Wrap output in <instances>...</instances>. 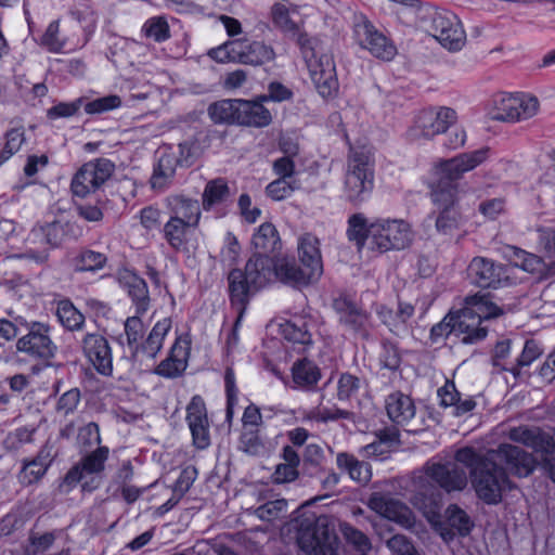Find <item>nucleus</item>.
Instances as JSON below:
<instances>
[{
  "instance_id": "obj_47",
  "label": "nucleus",
  "mask_w": 555,
  "mask_h": 555,
  "mask_svg": "<svg viewBox=\"0 0 555 555\" xmlns=\"http://www.w3.org/2000/svg\"><path fill=\"white\" fill-rule=\"evenodd\" d=\"M354 414L348 410L337 406H326L320 403L319 406L308 412L306 418L318 423L335 422L338 420H353Z\"/></svg>"
},
{
  "instance_id": "obj_15",
  "label": "nucleus",
  "mask_w": 555,
  "mask_h": 555,
  "mask_svg": "<svg viewBox=\"0 0 555 555\" xmlns=\"http://www.w3.org/2000/svg\"><path fill=\"white\" fill-rule=\"evenodd\" d=\"M114 170L115 165L106 158H96L86 163L72 180L70 188L74 195L85 197L94 192L111 178Z\"/></svg>"
},
{
  "instance_id": "obj_64",
  "label": "nucleus",
  "mask_w": 555,
  "mask_h": 555,
  "mask_svg": "<svg viewBox=\"0 0 555 555\" xmlns=\"http://www.w3.org/2000/svg\"><path fill=\"white\" fill-rule=\"evenodd\" d=\"M297 185L287 179L278 178L266 188V194L273 201H283L292 195Z\"/></svg>"
},
{
  "instance_id": "obj_57",
  "label": "nucleus",
  "mask_w": 555,
  "mask_h": 555,
  "mask_svg": "<svg viewBox=\"0 0 555 555\" xmlns=\"http://www.w3.org/2000/svg\"><path fill=\"white\" fill-rule=\"evenodd\" d=\"M224 385L227 392L225 421L231 424L234 416V405L237 403V388L235 386V375L232 367H227L224 373Z\"/></svg>"
},
{
  "instance_id": "obj_35",
  "label": "nucleus",
  "mask_w": 555,
  "mask_h": 555,
  "mask_svg": "<svg viewBox=\"0 0 555 555\" xmlns=\"http://www.w3.org/2000/svg\"><path fill=\"white\" fill-rule=\"evenodd\" d=\"M233 199V193L223 178H216L207 182L203 195L202 206L208 211L214 207L227 205Z\"/></svg>"
},
{
  "instance_id": "obj_44",
  "label": "nucleus",
  "mask_w": 555,
  "mask_h": 555,
  "mask_svg": "<svg viewBox=\"0 0 555 555\" xmlns=\"http://www.w3.org/2000/svg\"><path fill=\"white\" fill-rule=\"evenodd\" d=\"M128 294L135 305L137 313L143 314L150 306L149 289L145 281L137 274L127 278Z\"/></svg>"
},
{
  "instance_id": "obj_24",
  "label": "nucleus",
  "mask_w": 555,
  "mask_h": 555,
  "mask_svg": "<svg viewBox=\"0 0 555 555\" xmlns=\"http://www.w3.org/2000/svg\"><path fill=\"white\" fill-rule=\"evenodd\" d=\"M108 454L109 450L107 447H98L67 472L65 481L67 483H76L81 481L87 475L100 474L104 469Z\"/></svg>"
},
{
  "instance_id": "obj_52",
  "label": "nucleus",
  "mask_w": 555,
  "mask_h": 555,
  "mask_svg": "<svg viewBox=\"0 0 555 555\" xmlns=\"http://www.w3.org/2000/svg\"><path fill=\"white\" fill-rule=\"evenodd\" d=\"M542 354V349L540 345L533 340L529 339L525 343L522 352L517 358L516 364L512 366H504L505 371H509L515 376L520 374V369L524 366H529L534 360H537Z\"/></svg>"
},
{
  "instance_id": "obj_18",
  "label": "nucleus",
  "mask_w": 555,
  "mask_h": 555,
  "mask_svg": "<svg viewBox=\"0 0 555 555\" xmlns=\"http://www.w3.org/2000/svg\"><path fill=\"white\" fill-rule=\"evenodd\" d=\"M467 273L473 284L483 288H496L508 281L507 268L485 257L473 258Z\"/></svg>"
},
{
  "instance_id": "obj_10",
  "label": "nucleus",
  "mask_w": 555,
  "mask_h": 555,
  "mask_svg": "<svg viewBox=\"0 0 555 555\" xmlns=\"http://www.w3.org/2000/svg\"><path fill=\"white\" fill-rule=\"evenodd\" d=\"M426 31L448 50L457 51L465 43V33L457 16L447 10H435L425 18Z\"/></svg>"
},
{
  "instance_id": "obj_36",
  "label": "nucleus",
  "mask_w": 555,
  "mask_h": 555,
  "mask_svg": "<svg viewBox=\"0 0 555 555\" xmlns=\"http://www.w3.org/2000/svg\"><path fill=\"white\" fill-rule=\"evenodd\" d=\"M457 193V183L439 178L430 185V198L435 209H459Z\"/></svg>"
},
{
  "instance_id": "obj_1",
  "label": "nucleus",
  "mask_w": 555,
  "mask_h": 555,
  "mask_svg": "<svg viewBox=\"0 0 555 555\" xmlns=\"http://www.w3.org/2000/svg\"><path fill=\"white\" fill-rule=\"evenodd\" d=\"M460 464L455 457L448 462L428 461L424 474L413 479V505L425 514H436L441 503L438 487L448 493L462 491L467 486V475Z\"/></svg>"
},
{
  "instance_id": "obj_59",
  "label": "nucleus",
  "mask_w": 555,
  "mask_h": 555,
  "mask_svg": "<svg viewBox=\"0 0 555 555\" xmlns=\"http://www.w3.org/2000/svg\"><path fill=\"white\" fill-rule=\"evenodd\" d=\"M143 31L146 37L153 38L158 42L169 38V25L163 16L149 18L143 25Z\"/></svg>"
},
{
  "instance_id": "obj_32",
  "label": "nucleus",
  "mask_w": 555,
  "mask_h": 555,
  "mask_svg": "<svg viewBox=\"0 0 555 555\" xmlns=\"http://www.w3.org/2000/svg\"><path fill=\"white\" fill-rule=\"evenodd\" d=\"M188 356L186 343L184 341L182 345L181 340L177 339L169 356L157 365L155 373L166 378L180 376L186 369Z\"/></svg>"
},
{
  "instance_id": "obj_8",
  "label": "nucleus",
  "mask_w": 555,
  "mask_h": 555,
  "mask_svg": "<svg viewBox=\"0 0 555 555\" xmlns=\"http://www.w3.org/2000/svg\"><path fill=\"white\" fill-rule=\"evenodd\" d=\"M298 42L318 92L323 98L332 96L338 89L333 56L319 51L312 40L304 38V36L299 37Z\"/></svg>"
},
{
  "instance_id": "obj_2",
  "label": "nucleus",
  "mask_w": 555,
  "mask_h": 555,
  "mask_svg": "<svg viewBox=\"0 0 555 555\" xmlns=\"http://www.w3.org/2000/svg\"><path fill=\"white\" fill-rule=\"evenodd\" d=\"M455 459L469 469L472 486L486 504L500 503L503 492L513 488L503 466L494 462L488 452L480 453L465 447L455 452Z\"/></svg>"
},
{
  "instance_id": "obj_3",
  "label": "nucleus",
  "mask_w": 555,
  "mask_h": 555,
  "mask_svg": "<svg viewBox=\"0 0 555 555\" xmlns=\"http://www.w3.org/2000/svg\"><path fill=\"white\" fill-rule=\"evenodd\" d=\"M98 24L93 12H73L72 20L63 25L51 22L37 40L38 44L51 53H64L83 48L92 37Z\"/></svg>"
},
{
  "instance_id": "obj_20",
  "label": "nucleus",
  "mask_w": 555,
  "mask_h": 555,
  "mask_svg": "<svg viewBox=\"0 0 555 555\" xmlns=\"http://www.w3.org/2000/svg\"><path fill=\"white\" fill-rule=\"evenodd\" d=\"M83 354L98 373L109 376L113 373L112 350L107 339L98 333H88L81 339Z\"/></svg>"
},
{
  "instance_id": "obj_13",
  "label": "nucleus",
  "mask_w": 555,
  "mask_h": 555,
  "mask_svg": "<svg viewBox=\"0 0 555 555\" xmlns=\"http://www.w3.org/2000/svg\"><path fill=\"white\" fill-rule=\"evenodd\" d=\"M353 34L361 48L373 56L383 61H391L396 56V46L366 16H356Z\"/></svg>"
},
{
  "instance_id": "obj_45",
  "label": "nucleus",
  "mask_w": 555,
  "mask_h": 555,
  "mask_svg": "<svg viewBox=\"0 0 555 555\" xmlns=\"http://www.w3.org/2000/svg\"><path fill=\"white\" fill-rule=\"evenodd\" d=\"M238 99H227L209 105L208 114L215 124L236 125Z\"/></svg>"
},
{
  "instance_id": "obj_58",
  "label": "nucleus",
  "mask_w": 555,
  "mask_h": 555,
  "mask_svg": "<svg viewBox=\"0 0 555 555\" xmlns=\"http://www.w3.org/2000/svg\"><path fill=\"white\" fill-rule=\"evenodd\" d=\"M282 334L286 340L294 344L310 345L312 343L311 334L304 322L301 324L287 322L282 326Z\"/></svg>"
},
{
  "instance_id": "obj_4",
  "label": "nucleus",
  "mask_w": 555,
  "mask_h": 555,
  "mask_svg": "<svg viewBox=\"0 0 555 555\" xmlns=\"http://www.w3.org/2000/svg\"><path fill=\"white\" fill-rule=\"evenodd\" d=\"M272 258L251 257L245 270L233 269L228 274L230 302L242 321L250 298L272 278Z\"/></svg>"
},
{
  "instance_id": "obj_29",
  "label": "nucleus",
  "mask_w": 555,
  "mask_h": 555,
  "mask_svg": "<svg viewBox=\"0 0 555 555\" xmlns=\"http://www.w3.org/2000/svg\"><path fill=\"white\" fill-rule=\"evenodd\" d=\"M172 322L170 318H164L156 322L147 336L137 345L134 349L135 356L155 359L164 346V341L170 332Z\"/></svg>"
},
{
  "instance_id": "obj_34",
  "label": "nucleus",
  "mask_w": 555,
  "mask_h": 555,
  "mask_svg": "<svg viewBox=\"0 0 555 555\" xmlns=\"http://www.w3.org/2000/svg\"><path fill=\"white\" fill-rule=\"evenodd\" d=\"M386 411L393 423L405 425L415 416L416 410L413 400L408 395L396 391L387 397Z\"/></svg>"
},
{
  "instance_id": "obj_26",
  "label": "nucleus",
  "mask_w": 555,
  "mask_h": 555,
  "mask_svg": "<svg viewBox=\"0 0 555 555\" xmlns=\"http://www.w3.org/2000/svg\"><path fill=\"white\" fill-rule=\"evenodd\" d=\"M271 272L283 283L293 286H306L320 279L312 276L306 267L299 268L295 260L289 258H281L275 262L272 260Z\"/></svg>"
},
{
  "instance_id": "obj_16",
  "label": "nucleus",
  "mask_w": 555,
  "mask_h": 555,
  "mask_svg": "<svg viewBox=\"0 0 555 555\" xmlns=\"http://www.w3.org/2000/svg\"><path fill=\"white\" fill-rule=\"evenodd\" d=\"M489 147H482L469 153H462L453 158L441 160L435 167L437 178L456 183L463 175L482 164L489 155Z\"/></svg>"
},
{
  "instance_id": "obj_56",
  "label": "nucleus",
  "mask_w": 555,
  "mask_h": 555,
  "mask_svg": "<svg viewBox=\"0 0 555 555\" xmlns=\"http://www.w3.org/2000/svg\"><path fill=\"white\" fill-rule=\"evenodd\" d=\"M5 144L0 152V166L20 151L25 142V134L22 129H11L7 132Z\"/></svg>"
},
{
  "instance_id": "obj_42",
  "label": "nucleus",
  "mask_w": 555,
  "mask_h": 555,
  "mask_svg": "<svg viewBox=\"0 0 555 555\" xmlns=\"http://www.w3.org/2000/svg\"><path fill=\"white\" fill-rule=\"evenodd\" d=\"M446 517L451 527V530L441 533L446 541L452 540L455 534L465 537L470 532L473 524L468 515L457 505H450L446 511Z\"/></svg>"
},
{
  "instance_id": "obj_61",
  "label": "nucleus",
  "mask_w": 555,
  "mask_h": 555,
  "mask_svg": "<svg viewBox=\"0 0 555 555\" xmlns=\"http://www.w3.org/2000/svg\"><path fill=\"white\" fill-rule=\"evenodd\" d=\"M514 104L516 112L519 113V121L533 117L539 111V101L530 94L514 95Z\"/></svg>"
},
{
  "instance_id": "obj_63",
  "label": "nucleus",
  "mask_w": 555,
  "mask_h": 555,
  "mask_svg": "<svg viewBox=\"0 0 555 555\" xmlns=\"http://www.w3.org/2000/svg\"><path fill=\"white\" fill-rule=\"evenodd\" d=\"M121 105V99L116 94H111L94 99L85 104L87 114H102Z\"/></svg>"
},
{
  "instance_id": "obj_27",
  "label": "nucleus",
  "mask_w": 555,
  "mask_h": 555,
  "mask_svg": "<svg viewBox=\"0 0 555 555\" xmlns=\"http://www.w3.org/2000/svg\"><path fill=\"white\" fill-rule=\"evenodd\" d=\"M169 218L198 227L202 211L197 199L184 195H170L165 199Z\"/></svg>"
},
{
  "instance_id": "obj_62",
  "label": "nucleus",
  "mask_w": 555,
  "mask_h": 555,
  "mask_svg": "<svg viewBox=\"0 0 555 555\" xmlns=\"http://www.w3.org/2000/svg\"><path fill=\"white\" fill-rule=\"evenodd\" d=\"M263 444L259 436V430L256 428H243L240 437V450L243 452L256 455L258 454Z\"/></svg>"
},
{
  "instance_id": "obj_17",
  "label": "nucleus",
  "mask_w": 555,
  "mask_h": 555,
  "mask_svg": "<svg viewBox=\"0 0 555 555\" xmlns=\"http://www.w3.org/2000/svg\"><path fill=\"white\" fill-rule=\"evenodd\" d=\"M487 452L506 473L509 472L517 477L529 476L535 466V460L530 453L509 443H502L498 449Z\"/></svg>"
},
{
  "instance_id": "obj_28",
  "label": "nucleus",
  "mask_w": 555,
  "mask_h": 555,
  "mask_svg": "<svg viewBox=\"0 0 555 555\" xmlns=\"http://www.w3.org/2000/svg\"><path fill=\"white\" fill-rule=\"evenodd\" d=\"M197 227L188 221H178L169 218L162 229L163 237L166 243L178 253L189 251V245Z\"/></svg>"
},
{
  "instance_id": "obj_31",
  "label": "nucleus",
  "mask_w": 555,
  "mask_h": 555,
  "mask_svg": "<svg viewBox=\"0 0 555 555\" xmlns=\"http://www.w3.org/2000/svg\"><path fill=\"white\" fill-rule=\"evenodd\" d=\"M375 311L380 322L386 325L390 332L400 335L406 332L408 321L414 314V307L411 304L399 301L397 310L380 305Z\"/></svg>"
},
{
  "instance_id": "obj_23",
  "label": "nucleus",
  "mask_w": 555,
  "mask_h": 555,
  "mask_svg": "<svg viewBox=\"0 0 555 555\" xmlns=\"http://www.w3.org/2000/svg\"><path fill=\"white\" fill-rule=\"evenodd\" d=\"M260 95L254 100L238 99L236 125L253 128H264L272 122L271 112L263 106Z\"/></svg>"
},
{
  "instance_id": "obj_40",
  "label": "nucleus",
  "mask_w": 555,
  "mask_h": 555,
  "mask_svg": "<svg viewBox=\"0 0 555 555\" xmlns=\"http://www.w3.org/2000/svg\"><path fill=\"white\" fill-rule=\"evenodd\" d=\"M292 377L297 387L311 389L320 380L321 371L315 363L305 358L293 364Z\"/></svg>"
},
{
  "instance_id": "obj_11",
  "label": "nucleus",
  "mask_w": 555,
  "mask_h": 555,
  "mask_svg": "<svg viewBox=\"0 0 555 555\" xmlns=\"http://www.w3.org/2000/svg\"><path fill=\"white\" fill-rule=\"evenodd\" d=\"M298 545L308 555H337L338 538L326 520L319 519L313 526L301 528Z\"/></svg>"
},
{
  "instance_id": "obj_46",
  "label": "nucleus",
  "mask_w": 555,
  "mask_h": 555,
  "mask_svg": "<svg viewBox=\"0 0 555 555\" xmlns=\"http://www.w3.org/2000/svg\"><path fill=\"white\" fill-rule=\"evenodd\" d=\"M436 231L443 236H452L462 222L459 209H435Z\"/></svg>"
},
{
  "instance_id": "obj_48",
  "label": "nucleus",
  "mask_w": 555,
  "mask_h": 555,
  "mask_svg": "<svg viewBox=\"0 0 555 555\" xmlns=\"http://www.w3.org/2000/svg\"><path fill=\"white\" fill-rule=\"evenodd\" d=\"M22 257L33 260L36 263H46L49 260L50 247L48 243H46L44 237L34 236V229L26 238V249Z\"/></svg>"
},
{
  "instance_id": "obj_41",
  "label": "nucleus",
  "mask_w": 555,
  "mask_h": 555,
  "mask_svg": "<svg viewBox=\"0 0 555 555\" xmlns=\"http://www.w3.org/2000/svg\"><path fill=\"white\" fill-rule=\"evenodd\" d=\"M73 227L74 224L70 222L62 223L61 221L39 224L34 227V236L44 237L51 250L61 246L65 236L73 230Z\"/></svg>"
},
{
  "instance_id": "obj_21",
  "label": "nucleus",
  "mask_w": 555,
  "mask_h": 555,
  "mask_svg": "<svg viewBox=\"0 0 555 555\" xmlns=\"http://www.w3.org/2000/svg\"><path fill=\"white\" fill-rule=\"evenodd\" d=\"M186 422L192 434L193 444L206 449L210 444L209 422L202 397L194 396L186 406Z\"/></svg>"
},
{
  "instance_id": "obj_6",
  "label": "nucleus",
  "mask_w": 555,
  "mask_h": 555,
  "mask_svg": "<svg viewBox=\"0 0 555 555\" xmlns=\"http://www.w3.org/2000/svg\"><path fill=\"white\" fill-rule=\"evenodd\" d=\"M374 189V160L369 150L350 149L343 196L353 206L366 202Z\"/></svg>"
},
{
  "instance_id": "obj_5",
  "label": "nucleus",
  "mask_w": 555,
  "mask_h": 555,
  "mask_svg": "<svg viewBox=\"0 0 555 555\" xmlns=\"http://www.w3.org/2000/svg\"><path fill=\"white\" fill-rule=\"evenodd\" d=\"M466 305L455 313V336L464 344H476L486 338L487 323L503 314V309L485 295L467 297Z\"/></svg>"
},
{
  "instance_id": "obj_25",
  "label": "nucleus",
  "mask_w": 555,
  "mask_h": 555,
  "mask_svg": "<svg viewBox=\"0 0 555 555\" xmlns=\"http://www.w3.org/2000/svg\"><path fill=\"white\" fill-rule=\"evenodd\" d=\"M159 153L157 165L151 177V186L155 191L163 192L171 183L180 162L173 146L163 147Z\"/></svg>"
},
{
  "instance_id": "obj_22",
  "label": "nucleus",
  "mask_w": 555,
  "mask_h": 555,
  "mask_svg": "<svg viewBox=\"0 0 555 555\" xmlns=\"http://www.w3.org/2000/svg\"><path fill=\"white\" fill-rule=\"evenodd\" d=\"M53 462L52 447L46 443L34 459H24L17 474L22 486H31L39 482L47 474Z\"/></svg>"
},
{
  "instance_id": "obj_12",
  "label": "nucleus",
  "mask_w": 555,
  "mask_h": 555,
  "mask_svg": "<svg viewBox=\"0 0 555 555\" xmlns=\"http://www.w3.org/2000/svg\"><path fill=\"white\" fill-rule=\"evenodd\" d=\"M333 309L338 317V323L354 337L369 339L373 330L370 312L357 305L347 296H339L333 300Z\"/></svg>"
},
{
  "instance_id": "obj_9",
  "label": "nucleus",
  "mask_w": 555,
  "mask_h": 555,
  "mask_svg": "<svg viewBox=\"0 0 555 555\" xmlns=\"http://www.w3.org/2000/svg\"><path fill=\"white\" fill-rule=\"evenodd\" d=\"M413 232L403 219L378 218L371 222V248L379 253L401 250L411 245Z\"/></svg>"
},
{
  "instance_id": "obj_60",
  "label": "nucleus",
  "mask_w": 555,
  "mask_h": 555,
  "mask_svg": "<svg viewBox=\"0 0 555 555\" xmlns=\"http://www.w3.org/2000/svg\"><path fill=\"white\" fill-rule=\"evenodd\" d=\"M514 104V95H502L496 101L495 113L493 118L501 121H519V113L516 112Z\"/></svg>"
},
{
  "instance_id": "obj_53",
  "label": "nucleus",
  "mask_w": 555,
  "mask_h": 555,
  "mask_svg": "<svg viewBox=\"0 0 555 555\" xmlns=\"http://www.w3.org/2000/svg\"><path fill=\"white\" fill-rule=\"evenodd\" d=\"M106 261L107 258L104 254L85 249L75 258V269L77 271H96L102 269Z\"/></svg>"
},
{
  "instance_id": "obj_49",
  "label": "nucleus",
  "mask_w": 555,
  "mask_h": 555,
  "mask_svg": "<svg viewBox=\"0 0 555 555\" xmlns=\"http://www.w3.org/2000/svg\"><path fill=\"white\" fill-rule=\"evenodd\" d=\"M56 315L62 325L69 331L80 330L85 323V317L69 300H62L57 305Z\"/></svg>"
},
{
  "instance_id": "obj_39",
  "label": "nucleus",
  "mask_w": 555,
  "mask_h": 555,
  "mask_svg": "<svg viewBox=\"0 0 555 555\" xmlns=\"http://www.w3.org/2000/svg\"><path fill=\"white\" fill-rule=\"evenodd\" d=\"M336 465L340 470L346 472L352 480L359 483L365 485L372 478L370 465L363 461H359L350 453L339 452L336 455Z\"/></svg>"
},
{
  "instance_id": "obj_50",
  "label": "nucleus",
  "mask_w": 555,
  "mask_h": 555,
  "mask_svg": "<svg viewBox=\"0 0 555 555\" xmlns=\"http://www.w3.org/2000/svg\"><path fill=\"white\" fill-rule=\"evenodd\" d=\"M339 531L341 532L343 538L346 540V542L349 545H351L356 551L365 554L372 548V544L369 537L361 530L351 526L350 524L346 521L340 522Z\"/></svg>"
},
{
  "instance_id": "obj_14",
  "label": "nucleus",
  "mask_w": 555,
  "mask_h": 555,
  "mask_svg": "<svg viewBox=\"0 0 555 555\" xmlns=\"http://www.w3.org/2000/svg\"><path fill=\"white\" fill-rule=\"evenodd\" d=\"M456 112L450 107L438 109H424L415 118L414 125L409 130L411 140L433 139L439 133L446 132L455 121Z\"/></svg>"
},
{
  "instance_id": "obj_37",
  "label": "nucleus",
  "mask_w": 555,
  "mask_h": 555,
  "mask_svg": "<svg viewBox=\"0 0 555 555\" xmlns=\"http://www.w3.org/2000/svg\"><path fill=\"white\" fill-rule=\"evenodd\" d=\"M240 50L236 62L242 64L261 65L273 61L275 57L273 49L260 41L250 43L241 41Z\"/></svg>"
},
{
  "instance_id": "obj_43",
  "label": "nucleus",
  "mask_w": 555,
  "mask_h": 555,
  "mask_svg": "<svg viewBox=\"0 0 555 555\" xmlns=\"http://www.w3.org/2000/svg\"><path fill=\"white\" fill-rule=\"evenodd\" d=\"M347 237L354 243L358 250H361L366 241L371 246V222L362 212H357L348 218V227L346 231Z\"/></svg>"
},
{
  "instance_id": "obj_38",
  "label": "nucleus",
  "mask_w": 555,
  "mask_h": 555,
  "mask_svg": "<svg viewBox=\"0 0 555 555\" xmlns=\"http://www.w3.org/2000/svg\"><path fill=\"white\" fill-rule=\"evenodd\" d=\"M508 438L514 442L531 448L533 451H544L548 446V436L538 427H513L508 431Z\"/></svg>"
},
{
  "instance_id": "obj_7",
  "label": "nucleus",
  "mask_w": 555,
  "mask_h": 555,
  "mask_svg": "<svg viewBox=\"0 0 555 555\" xmlns=\"http://www.w3.org/2000/svg\"><path fill=\"white\" fill-rule=\"evenodd\" d=\"M16 321L26 330V333L16 339V353L24 354L28 359L36 361H50L55 357L57 346L52 339V327L49 323L26 321L23 318Z\"/></svg>"
},
{
  "instance_id": "obj_30",
  "label": "nucleus",
  "mask_w": 555,
  "mask_h": 555,
  "mask_svg": "<svg viewBox=\"0 0 555 555\" xmlns=\"http://www.w3.org/2000/svg\"><path fill=\"white\" fill-rule=\"evenodd\" d=\"M298 256L300 262L306 267L312 276L321 278L323 263L320 250V241L311 233L302 234L298 240Z\"/></svg>"
},
{
  "instance_id": "obj_55",
  "label": "nucleus",
  "mask_w": 555,
  "mask_h": 555,
  "mask_svg": "<svg viewBox=\"0 0 555 555\" xmlns=\"http://www.w3.org/2000/svg\"><path fill=\"white\" fill-rule=\"evenodd\" d=\"M35 428L20 427L9 433L3 440V447L9 452L20 450L24 444L34 441Z\"/></svg>"
},
{
  "instance_id": "obj_51",
  "label": "nucleus",
  "mask_w": 555,
  "mask_h": 555,
  "mask_svg": "<svg viewBox=\"0 0 555 555\" xmlns=\"http://www.w3.org/2000/svg\"><path fill=\"white\" fill-rule=\"evenodd\" d=\"M288 503L285 499L268 501L258 506L254 514L261 520L271 522L286 515Z\"/></svg>"
},
{
  "instance_id": "obj_33",
  "label": "nucleus",
  "mask_w": 555,
  "mask_h": 555,
  "mask_svg": "<svg viewBox=\"0 0 555 555\" xmlns=\"http://www.w3.org/2000/svg\"><path fill=\"white\" fill-rule=\"evenodd\" d=\"M251 244L255 249L253 257H269L270 254L281 248V238L275 227L264 222L254 233Z\"/></svg>"
},
{
  "instance_id": "obj_54",
  "label": "nucleus",
  "mask_w": 555,
  "mask_h": 555,
  "mask_svg": "<svg viewBox=\"0 0 555 555\" xmlns=\"http://www.w3.org/2000/svg\"><path fill=\"white\" fill-rule=\"evenodd\" d=\"M271 20L273 25L284 33H295L297 24L291 16L289 8L281 2H276L271 8Z\"/></svg>"
},
{
  "instance_id": "obj_19",
  "label": "nucleus",
  "mask_w": 555,
  "mask_h": 555,
  "mask_svg": "<svg viewBox=\"0 0 555 555\" xmlns=\"http://www.w3.org/2000/svg\"><path fill=\"white\" fill-rule=\"evenodd\" d=\"M367 506L376 514L398 525L410 528L414 525V517L411 509L401 501L389 494L374 492L367 501Z\"/></svg>"
}]
</instances>
